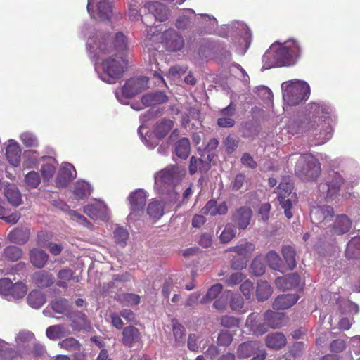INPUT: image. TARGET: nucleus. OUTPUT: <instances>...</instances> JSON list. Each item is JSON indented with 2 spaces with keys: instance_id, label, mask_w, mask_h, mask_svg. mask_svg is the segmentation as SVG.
Returning a JSON list of instances; mask_svg holds the SVG:
<instances>
[{
  "instance_id": "obj_49",
  "label": "nucleus",
  "mask_w": 360,
  "mask_h": 360,
  "mask_svg": "<svg viewBox=\"0 0 360 360\" xmlns=\"http://www.w3.org/2000/svg\"><path fill=\"white\" fill-rule=\"evenodd\" d=\"M272 288L268 282L259 281L257 283L256 296L259 301L266 300L272 294Z\"/></svg>"
},
{
  "instance_id": "obj_56",
  "label": "nucleus",
  "mask_w": 360,
  "mask_h": 360,
  "mask_svg": "<svg viewBox=\"0 0 360 360\" xmlns=\"http://www.w3.org/2000/svg\"><path fill=\"white\" fill-rule=\"evenodd\" d=\"M20 139L27 148H37L39 146L37 136L29 131L22 133L20 136Z\"/></svg>"
},
{
  "instance_id": "obj_54",
  "label": "nucleus",
  "mask_w": 360,
  "mask_h": 360,
  "mask_svg": "<svg viewBox=\"0 0 360 360\" xmlns=\"http://www.w3.org/2000/svg\"><path fill=\"white\" fill-rule=\"evenodd\" d=\"M113 233L115 243L121 247L125 246L129 239L128 231L122 226H117Z\"/></svg>"
},
{
  "instance_id": "obj_22",
  "label": "nucleus",
  "mask_w": 360,
  "mask_h": 360,
  "mask_svg": "<svg viewBox=\"0 0 360 360\" xmlns=\"http://www.w3.org/2000/svg\"><path fill=\"white\" fill-rule=\"evenodd\" d=\"M231 250L243 257L240 262L233 260L231 264L233 269H240L246 266V261L244 259L251 255L252 252L255 250V245L250 242L242 241L238 245L231 248Z\"/></svg>"
},
{
  "instance_id": "obj_62",
  "label": "nucleus",
  "mask_w": 360,
  "mask_h": 360,
  "mask_svg": "<svg viewBox=\"0 0 360 360\" xmlns=\"http://www.w3.org/2000/svg\"><path fill=\"white\" fill-rule=\"evenodd\" d=\"M251 273L256 276H260L263 275L265 272V266L262 262L260 257H256L252 262L251 266Z\"/></svg>"
},
{
  "instance_id": "obj_42",
  "label": "nucleus",
  "mask_w": 360,
  "mask_h": 360,
  "mask_svg": "<svg viewBox=\"0 0 360 360\" xmlns=\"http://www.w3.org/2000/svg\"><path fill=\"white\" fill-rule=\"evenodd\" d=\"M57 277L58 279L57 285L63 288H67L68 287V282L70 281H73L75 283L79 281V278L74 276V272L70 269L60 270L57 274Z\"/></svg>"
},
{
  "instance_id": "obj_24",
  "label": "nucleus",
  "mask_w": 360,
  "mask_h": 360,
  "mask_svg": "<svg viewBox=\"0 0 360 360\" xmlns=\"http://www.w3.org/2000/svg\"><path fill=\"white\" fill-rule=\"evenodd\" d=\"M21 148L19 143L14 139H9L6 149L8 161L14 167H18L20 162Z\"/></svg>"
},
{
  "instance_id": "obj_52",
  "label": "nucleus",
  "mask_w": 360,
  "mask_h": 360,
  "mask_svg": "<svg viewBox=\"0 0 360 360\" xmlns=\"http://www.w3.org/2000/svg\"><path fill=\"white\" fill-rule=\"evenodd\" d=\"M282 254L289 269L296 266L295 252L292 247L285 245L283 247Z\"/></svg>"
},
{
  "instance_id": "obj_51",
  "label": "nucleus",
  "mask_w": 360,
  "mask_h": 360,
  "mask_svg": "<svg viewBox=\"0 0 360 360\" xmlns=\"http://www.w3.org/2000/svg\"><path fill=\"white\" fill-rule=\"evenodd\" d=\"M58 345L60 348L73 353H78L82 349L81 344L74 338H67L60 341Z\"/></svg>"
},
{
  "instance_id": "obj_21",
  "label": "nucleus",
  "mask_w": 360,
  "mask_h": 360,
  "mask_svg": "<svg viewBox=\"0 0 360 360\" xmlns=\"http://www.w3.org/2000/svg\"><path fill=\"white\" fill-rule=\"evenodd\" d=\"M89 38H93L97 43L98 44V41H105L107 47H112L110 45L107 44V39L104 37L96 36V37H89ZM128 41L127 37L122 32H117L115 34L114 37V46L113 49L111 48L112 51L115 50L116 53L115 55L122 56L124 57L126 56V53L128 51Z\"/></svg>"
},
{
  "instance_id": "obj_3",
  "label": "nucleus",
  "mask_w": 360,
  "mask_h": 360,
  "mask_svg": "<svg viewBox=\"0 0 360 360\" xmlns=\"http://www.w3.org/2000/svg\"><path fill=\"white\" fill-rule=\"evenodd\" d=\"M300 56V44L294 39H290L283 43L273 44L263 56L262 69L292 65L297 63Z\"/></svg>"
},
{
  "instance_id": "obj_32",
  "label": "nucleus",
  "mask_w": 360,
  "mask_h": 360,
  "mask_svg": "<svg viewBox=\"0 0 360 360\" xmlns=\"http://www.w3.org/2000/svg\"><path fill=\"white\" fill-rule=\"evenodd\" d=\"M30 261L36 268L42 269L47 264L49 255L43 250L32 248L29 252Z\"/></svg>"
},
{
  "instance_id": "obj_57",
  "label": "nucleus",
  "mask_w": 360,
  "mask_h": 360,
  "mask_svg": "<svg viewBox=\"0 0 360 360\" xmlns=\"http://www.w3.org/2000/svg\"><path fill=\"white\" fill-rule=\"evenodd\" d=\"M144 0H131L129 4V16L132 20H138L140 18V6L143 4Z\"/></svg>"
},
{
  "instance_id": "obj_27",
  "label": "nucleus",
  "mask_w": 360,
  "mask_h": 360,
  "mask_svg": "<svg viewBox=\"0 0 360 360\" xmlns=\"http://www.w3.org/2000/svg\"><path fill=\"white\" fill-rule=\"evenodd\" d=\"M144 11H148L155 19L164 21L167 19L168 11L166 7L158 1L146 3L143 6Z\"/></svg>"
},
{
  "instance_id": "obj_48",
  "label": "nucleus",
  "mask_w": 360,
  "mask_h": 360,
  "mask_svg": "<svg viewBox=\"0 0 360 360\" xmlns=\"http://www.w3.org/2000/svg\"><path fill=\"white\" fill-rule=\"evenodd\" d=\"M148 214L153 219H160L164 214V205L162 201L152 200L147 207Z\"/></svg>"
},
{
  "instance_id": "obj_64",
  "label": "nucleus",
  "mask_w": 360,
  "mask_h": 360,
  "mask_svg": "<svg viewBox=\"0 0 360 360\" xmlns=\"http://www.w3.org/2000/svg\"><path fill=\"white\" fill-rule=\"evenodd\" d=\"M53 310L58 314L64 313L69 307V302L66 299H59L51 303Z\"/></svg>"
},
{
  "instance_id": "obj_41",
  "label": "nucleus",
  "mask_w": 360,
  "mask_h": 360,
  "mask_svg": "<svg viewBox=\"0 0 360 360\" xmlns=\"http://www.w3.org/2000/svg\"><path fill=\"white\" fill-rule=\"evenodd\" d=\"M42 179L39 172L31 170L24 175L23 184L28 189H36L41 184Z\"/></svg>"
},
{
  "instance_id": "obj_5",
  "label": "nucleus",
  "mask_w": 360,
  "mask_h": 360,
  "mask_svg": "<svg viewBox=\"0 0 360 360\" xmlns=\"http://www.w3.org/2000/svg\"><path fill=\"white\" fill-rule=\"evenodd\" d=\"M282 96L284 103L295 106L309 98V85L303 80L291 79L281 84Z\"/></svg>"
},
{
  "instance_id": "obj_60",
  "label": "nucleus",
  "mask_w": 360,
  "mask_h": 360,
  "mask_svg": "<svg viewBox=\"0 0 360 360\" xmlns=\"http://www.w3.org/2000/svg\"><path fill=\"white\" fill-rule=\"evenodd\" d=\"M266 260L269 266L278 271H281V260L279 255L274 251H270L266 255Z\"/></svg>"
},
{
  "instance_id": "obj_44",
  "label": "nucleus",
  "mask_w": 360,
  "mask_h": 360,
  "mask_svg": "<svg viewBox=\"0 0 360 360\" xmlns=\"http://www.w3.org/2000/svg\"><path fill=\"white\" fill-rule=\"evenodd\" d=\"M286 343L285 336L281 333H274L266 336V346L271 349H278L283 347Z\"/></svg>"
},
{
  "instance_id": "obj_59",
  "label": "nucleus",
  "mask_w": 360,
  "mask_h": 360,
  "mask_svg": "<svg viewBox=\"0 0 360 360\" xmlns=\"http://www.w3.org/2000/svg\"><path fill=\"white\" fill-rule=\"evenodd\" d=\"M236 234V229L234 225L228 224L220 235V240L222 243H226L231 241Z\"/></svg>"
},
{
  "instance_id": "obj_29",
  "label": "nucleus",
  "mask_w": 360,
  "mask_h": 360,
  "mask_svg": "<svg viewBox=\"0 0 360 360\" xmlns=\"http://www.w3.org/2000/svg\"><path fill=\"white\" fill-rule=\"evenodd\" d=\"M4 195L13 206L18 207L22 203L21 193L18 187L13 184L6 182L4 184Z\"/></svg>"
},
{
  "instance_id": "obj_1",
  "label": "nucleus",
  "mask_w": 360,
  "mask_h": 360,
  "mask_svg": "<svg viewBox=\"0 0 360 360\" xmlns=\"http://www.w3.org/2000/svg\"><path fill=\"white\" fill-rule=\"evenodd\" d=\"M315 120L309 117L292 119L288 121L285 130L292 135L311 134L317 137V144H323L330 139L333 125L337 117L331 105L314 103L310 108Z\"/></svg>"
},
{
  "instance_id": "obj_63",
  "label": "nucleus",
  "mask_w": 360,
  "mask_h": 360,
  "mask_svg": "<svg viewBox=\"0 0 360 360\" xmlns=\"http://www.w3.org/2000/svg\"><path fill=\"white\" fill-rule=\"evenodd\" d=\"M223 289V285L221 284H215L210 288L206 295L202 299V302H206L207 301L212 300L217 297V295L221 293Z\"/></svg>"
},
{
  "instance_id": "obj_39",
  "label": "nucleus",
  "mask_w": 360,
  "mask_h": 360,
  "mask_svg": "<svg viewBox=\"0 0 360 360\" xmlns=\"http://www.w3.org/2000/svg\"><path fill=\"white\" fill-rule=\"evenodd\" d=\"M32 281L40 287H49L55 281V278L51 273L42 270L34 273L32 276Z\"/></svg>"
},
{
  "instance_id": "obj_50",
  "label": "nucleus",
  "mask_w": 360,
  "mask_h": 360,
  "mask_svg": "<svg viewBox=\"0 0 360 360\" xmlns=\"http://www.w3.org/2000/svg\"><path fill=\"white\" fill-rule=\"evenodd\" d=\"M190 150V141L187 138L180 139L175 144V153L180 158L186 159Z\"/></svg>"
},
{
  "instance_id": "obj_53",
  "label": "nucleus",
  "mask_w": 360,
  "mask_h": 360,
  "mask_svg": "<svg viewBox=\"0 0 360 360\" xmlns=\"http://www.w3.org/2000/svg\"><path fill=\"white\" fill-rule=\"evenodd\" d=\"M210 165L207 162L202 161L200 159H197L195 157H191L189 165V172L191 174H195L198 169L200 172H206L209 169Z\"/></svg>"
},
{
  "instance_id": "obj_11",
  "label": "nucleus",
  "mask_w": 360,
  "mask_h": 360,
  "mask_svg": "<svg viewBox=\"0 0 360 360\" xmlns=\"http://www.w3.org/2000/svg\"><path fill=\"white\" fill-rule=\"evenodd\" d=\"M320 164L311 154L302 155L295 165V173L306 181L316 179L320 174Z\"/></svg>"
},
{
  "instance_id": "obj_34",
  "label": "nucleus",
  "mask_w": 360,
  "mask_h": 360,
  "mask_svg": "<svg viewBox=\"0 0 360 360\" xmlns=\"http://www.w3.org/2000/svg\"><path fill=\"white\" fill-rule=\"evenodd\" d=\"M72 327L76 330H89L91 324L86 315L82 311H75L70 314Z\"/></svg>"
},
{
  "instance_id": "obj_8",
  "label": "nucleus",
  "mask_w": 360,
  "mask_h": 360,
  "mask_svg": "<svg viewBox=\"0 0 360 360\" xmlns=\"http://www.w3.org/2000/svg\"><path fill=\"white\" fill-rule=\"evenodd\" d=\"M152 117V112H148L147 114L141 116L140 120L142 122L138 129V133L143 141V143L149 148H154L158 145L157 139H162L165 137L174 127V122L171 120H162L158 122L155 129V138L148 134L146 131L143 136L144 131L146 129L144 124L149 120Z\"/></svg>"
},
{
  "instance_id": "obj_23",
  "label": "nucleus",
  "mask_w": 360,
  "mask_h": 360,
  "mask_svg": "<svg viewBox=\"0 0 360 360\" xmlns=\"http://www.w3.org/2000/svg\"><path fill=\"white\" fill-rule=\"evenodd\" d=\"M42 164L40 167V175L44 182L49 183L56 174L58 165V161L51 158L43 156L41 158Z\"/></svg>"
},
{
  "instance_id": "obj_14",
  "label": "nucleus",
  "mask_w": 360,
  "mask_h": 360,
  "mask_svg": "<svg viewBox=\"0 0 360 360\" xmlns=\"http://www.w3.org/2000/svg\"><path fill=\"white\" fill-rule=\"evenodd\" d=\"M148 79L146 77L131 78L119 91H115V96L122 104H128V99L141 92L148 86Z\"/></svg>"
},
{
  "instance_id": "obj_43",
  "label": "nucleus",
  "mask_w": 360,
  "mask_h": 360,
  "mask_svg": "<svg viewBox=\"0 0 360 360\" xmlns=\"http://www.w3.org/2000/svg\"><path fill=\"white\" fill-rule=\"evenodd\" d=\"M92 191L90 184L85 181H78L75 185L74 196L77 200H82L87 198Z\"/></svg>"
},
{
  "instance_id": "obj_25",
  "label": "nucleus",
  "mask_w": 360,
  "mask_h": 360,
  "mask_svg": "<svg viewBox=\"0 0 360 360\" xmlns=\"http://www.w3.org/2000/svg\"><path fill=\"white\" fill-rule=\"evenodd\" d=\"M330 226L335 234L342 235L350 230L352 221L346 214H338L333 224H328V227Z\"/></svg>"
},
{
  "instance_id": "obj_18",
  "label": "nucleus",
  "mask_w": 360,
  "mask_h": 360,
  "mask_svg": "<svg viewBox=\"0 0 360 360\" xmlns=\"http://www.w3.org/2000/svg\"><path fill=\"white\" fill-rule=\"evenodd\" d=\"M84 212L92 219L108 221L110 219V210L104 202L96 200L84 207Z\"/></svg>"
},
{
  "instance_id": "obj_4",
  "label": "nucleus",
  "mask_w": 360,
  "mask_h": 360,
  "mask_svg": "<svg viewBox=\"0 0 360 360\" xmlns=\"http://www.w3.org/2000/svg\"><path fill=\"white\" fill-rule=\"evenodd\" d=\"M36 340L33 332L27 330H20L14 338V347L10 343L0 339V359L1 360H21L24 356L31 354L32 343Z\"/></svg>"
},
{
  "instance_id": "obj_7",
  "label": "nucleus",
  "mask_w": 360,
  "mask_h": 360,
  "mask_svg": "<svg viewBox=\"0 0 360 360\" xmlns=\"http://www.w3.org/2000/svg\"><path fill=\"white\" fill-rule=\"evenodd\" d=\"M145 46H152L153 43L159 41L165 44L169 51H176L181 50L184 41L174 30H169L161 34L157 27H149L146 30Z\"/></svg>"
},
{
  "instance_id": "obj_17",
  "label": "nucleus",
  "mask_w": 360,
  "mask_h": 360,
  "mask_svg": "<svg viewBox=\"0 0 360 360\" xmlns=\"http://www.w3.org/2000/svg\"><path fill=\"white\" fill-rule=\"evenodd\" d=\"M97 0H88L87 11L91 17L102 20H109L112 13V4L109 0H100L96 3V10L94 5Z\"/></svg>"
},
{
  "instance_id": "obj_20",
  "label": "nucleus",
  "mask_w": 360,
  "mask_h": 360,
  "mask_svg": "<svg viewBox=\"0 0 360 360\" xmlns=\"http://www.w3.org/2000/svg\"><path fill=\"white\" fill-rule=\"evenodd\" d=\"M77 176L74 166L69 162H63L56 175L55 184L57 187H65Z\"/></svg>"
},
{
  "instance_id": "obj_40",
  "label": "nucleus",
  "mask_w": 360,
  "mask_h": 360,
  "mask_svg": "<svg viewBox=\"0 0 360 360\" xmlns=\"http://www.w3.org/2000/svg\"><path fill=\"white\" fill-rule=\"evenodd\" d=\"M167 96L161 91H156L144 95L141 98V104L143 106H150L161 104L166 102Z\"/></svg>"
},
{
  "instance_id": "obj_16",
  "label": "nucleus",
  "mask_w": 360,
  "mask_h": 360,
  "mask_svg": "<svg viewBox=\"0 0 360 360\" xmlns=\"http://www.w3.org/2000/svg\"><path fill=\"white\" fill-rule=\"evenodd\" d=\"M148 194L143 189H137L131 192L128 200L130 205V213L128 216L129 221H135L137 216L143 213Z\"/></svg>"
},
{
  "instance_id": "obj_28",
  "label": "nucleus",
  "mask_w": 360,
  "mask_h": 360,
  "mask_svg": "<svg viewBox=\"0 0 360 360\" xmlns=\"http://www.w3.org/2000/svg\"><path fill=\"white\" fill-rule=\"evenodd\" d=\"M252 215V210L248 207H241L236 210L233 215V220L239 229H245L250 224Z\"/></svg>"
},
{
  "instance_id": "obj_19",
  "label": "nucleus",
  "mask_w": 360,
  "mask_h": 360,
  "mask_svg": "<svg viewBox=\"0 0 360 360\" xmlns=\"http://www.w3.org/2000/svg\"><path fill=\"white\" fill-rule=\"evenodd\" d=\"M334 211L333 207L328 205L314 207L311 210L310 217L314 224H320L321 227L328 226Z\"/></svg>"
},
{
  "instance_id": "obj_13",
  "label": "nucleus",
  "mask_w": 360,
  "mask_h": 360,
  "mask_svg": "<svg viewBox=\"0 0 360 360\" xmlns=\"http://www.w3.org/2000/svg\"><path fill=\"white\" fill-rule=\"evenodd\" d=\"M228 32L236 33L240 37L237 49L239 53L243 55L251 42V34L247 25L243 22H236L231 25H224L219 34L225 37L228 36Z\"/></svg>"
},
{
  "instance_id": "obj_46",
  "label": "nucleus",
  "mask_w": 360,
  "mask_h": 360,
  "mask_svg": "<svg viewBox=\"0 0 360 360\" xmlns=\"http://www.w3.org/2000/svg\"><path fill=\"white\" fill-rule=\"evenodd\" d=\"M39 160V154L36 150H26L23 154L22 167L24 169H32L38 165Z\"/></svg>"
},
{
  "instance_id": "obj_10",
  "label": "nucleus",
  "mask_w": 360,
  "mask_h": 360,
  "mask_svg": "<svg viewBox=\"0 0 360 360\" xmlns=\"http://www.w3.org/2000/svg\"><path fill=\"white\" fill-rule=\"evenodd\" d=\"M345 184V181L338 172L330 171L325 182L318 186L320 198L327 201L336 200L340 195L341 187Z\"/></svg>"
},
{
  "instance_id": "obj_38",
  "label": "nucleus",
  "mask_w": 360,
  "mask_h": 360,
  "mask_svg": "<svg viewBox=\"0 0 360 360\" xmlns=\"http://www.w3.org/2000/svg\"><path fill=\"white\" fill-rule=\"evenodd\" d=\"M122 342L127 347H131L141 340L139 330L134 326H128L122 331Z\"/></svg>"
},
{
  "instance_id": "obj_31",
  "label": "nucleus",
  "mask_w": 360,
  "mask_h": 360,
  "mask_svg": "<svg viewBox=\"0 0 360 360\" xmlns=\"http://www.w3.org/2000/svg\"><path fill=\"white\" fill-rule=\"evenodd\" d=\"M227 211L228 207L225 202L217 203L214 200H209L201 210L203 214L210 216L225 214Z\"/></svg>"
},
{
  "instance_id": "obj_26",
  "label": "nucleus",
  "mask_w": 360,
  "mask_h": 360,
  "mask_svg": "<svg viewBox=\"0 0 360 360\" xmlns=\"http://www.w3.org/2000/svg\"><path fill=\"white\" fill-rule=\"evenodd\" d=\"M144 11H148L155 19L164 21L167 19L168 11L166 7L158 1L146 3L143 6Z\"/></svg>"
},
{
  "instance_id": "obj_36",
  "label": "nucleus",
  "mask_w": 360,
  "mask_h": 360,
  "mask_svg": "<svg viewBox=\"0 0 360 360\" xmlns=\"http://www.w3.org/2000/svg\"><path fill=\"white\" fill-rule=\"evenodd\" d=\"M30 235L29 228L25 226L18 227L8 234V239L11 243L25 244L28 240Z\"/></svg>"
},
{
  "instance_id": "obj_35",
  "label": "nucleus",
  "mask_w": 360,
  "mask_h": 360,
  "mask_svg": "<svg viewBox=\"0 0 360 360\" xmlns=\"http://www.w3.org/2000/svg\"><path fill=\"white\" fill-rule=\"evenodd\" d=\"M236 112V106L232 103L229 104L227 107L223 108L220 115L221 117L218 119V125L221 127H231L235 124V120L233 116Z\"/></svg>"
},
{
  "instance_id": "obj_12",
  "label": "nucleus",
  "mask_w": 360,
  "mask_h": 360,
  "mask_svg": "<svg viewBox=\"0 0 360 360\" xmlns=\"http://www.w3.org/2000/svg\"><path fill=\"white\" fill-rule=\"evenodd\" d=\"M292 184L289 176H284L276 189L279 203L288 219L292 217L291 209L297 198L295 193H292Z\"/></svg>"
},
{
  "instance_id": "obj_2",
  "label": "nucleus",
  "mask_w": 360,
  "mask_h": 360,
  "mask_svg": "<svg viewBox=\"0 0 360 360\" xmlns=\"http://www.w3.org/2000/svg\"><path fill=\"white\" fill-rule=\"evenodd\" d=\"M86 50L89 56L94 63V69L99 78L103 82L112 84L121 77L127 65L125 57L112 53L111 47H107L105 41H96L88 38Z\"/></svg>"
},
{
  "instance_id": "obj_55",
  "label": "nucleus",
  "mask_w": 360,
  "mask_h": 360,
  "mask_svg": "<svg viewBox=\"0 0 360 360\" xmlns=\"http://www.w3.org/2000/svg\"><path fill=\"white\" fill-rule=\"evenodd\" d=\"M195 17V13L192 9H188L184 11L176 20V27L179 29H185L189 26L192 18Z\"/></svg>"
},
{
  "instance_id": "obj_58",
  "label": "nucleus",
  "mask_w": 360,
  "mask_h": 360,
  "mask_svg": "<svg viewBox=\"0 0 360 360\" xmlns=\"http://www.w3.org/2000/svg\"><path fill=\"white\" fill-rule=\"evenodd\" d=\"M4 254L5 257L10 261H17L22 256V252L20 248L16 246H8L4 249Z\"/></svg>"
},
{
  "instance_id": "obj_6",
  "label": "nucleus",
  "mask_w": 360,
  "mask_h": 360,
  "mask_svg": "<svg viewBox=\"0 0 360 360\" xmlns=\"http://www.w3.org/2000/svg\"><path fill=\"white\" fill-rule=\"evenodd\" d=\"M284 314L282 312L267 311L264 314V322L259 321L260 316L257 313L250 314L246 321L245 328L256 335L265 333L268 327L272 328H279L283 324Z\"/></svg>"
},
{
  "instance_id": "obj_15",
  "label": "nucleus",
  "mask_w": 360,
  "mask_h": 360,
  "mask_svg": "<svg viewBox=\"0 0 360 360\" xmlns=\"http://www.w3.org/2000/svg\"><path fill=\"white\" fill-rule=\"evenodd\" d=\"M27 292V287L22 282L13 283L7 278L0 279V295L8 301L21 299Z\"/></svg>"
},
{
  "instance_id": "obj_61",
  "label": "nucleus",
  "mask_w": 360,
  "mask_h": 360,
  "mask_svg": "<svg viewBox=\"0 0 360 360\" xmlns=\"http://www.w3.org/2000/svg\"><path fill=\"white\" fill-rule=\"evenodd\" d=\"M230 307L232 311L236 312L245 313L246 311V309H244L243 299L239 295H234L231 297Z\"/></svg>"
},
{
  "instance_id": "obj_45",
  "label": "nucleus",
  "mask_w": 360,
  "mask_h": 360,
  "mask_svg": "<svg viewBox=\"0 0 360 360\" xmlns=\"http://www.w3.org/2000/svg\"><path fill=\"white\" fill-rule=\"evenodd\" d=\"M259 344L255 342H244L238 347V356L239 358H248L259 349Z\"/></svg>"
},
{
  "instance_id": "obj_33",
  "label": "nucleus",
  "mask_w": 360,
  "mask_h": 360,
  "mask_svg": "<svg viewBox=\"0 0 360 360\" xmlns=\"http://www.w3.org/2000/svg\"><path fill=\"white\" fill-rule=\"evenodd\" d=\"M299 296L296 294H283L278 296L273 303L274 309H286L294 305L298 300Z\"/></svg>"
},
{
  "instance_id": "obj_30",
  "label": "nucleus",
  "mask_w": 360,
  "mask_h": 360,
  "mask_svg": "<svg viewBox=\"0 0 360 360\" xmlns=\"http://www.w3.org/2000/svg\"><path fill=\"white\" fill-rule=\"evenodd\" d=\"M300 278L297 274H290L276 279V286L281 290H290L299 285Z\"/></svg>"
},
{
  "instance_id": "obj_9",
  "label": "nucleus",
  "mask_w": 360,
  "mask_h": 360,
  "mask_svg": "<svg viewBox=\"0 0 360 360\" xmlns=\"http://www.w3.org/2000/svg\"><path fill=\"white\" fill-rule=\"evenodd\" d=\"M184 169L172 165L160 170L155 174V189L158 193L169 191L173 185L178 183L185 175Z\"/></svg>"
},
{
  "instance_id": "obj_47",
  "label": "nucleus",
  "mask_w": 360,
  "mask_h": 360,
  "mask_svg": "<svg viewBox=\"0 0 360 360\" xmlns=\"http://www.w3.org/2000/svg\"><path fill=\"white\" fill-rule=\"evenodd\" d=\"M45 302V296L39 290H32L28 295L27 303L31 307L34 309H39L43 306Z\"/></svg>"
},
{
  "instance_id": "obj_37",
  "label": "nucleus",
  "mask_w": 360,
  "mask_h": 360,
  "mask_svg": "<svg viewBox=\"0 0 360 360\" xmlns=\"http://www.w3.org/2000/svg\"><path fill=\"white\" fill-rule=\"evenodd\" d=\"M70 334L68 326L58 324L49 326L46 330L47 338L51 340H57Z\"/></svg>"
}]
</instances>
